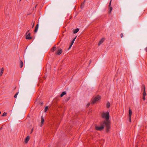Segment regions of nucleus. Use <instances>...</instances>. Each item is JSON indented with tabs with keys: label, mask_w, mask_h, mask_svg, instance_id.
<instances>
[{
	"label": "nucleus",
	"mask_w": 147,
	"mask_h": 147,
	"mask_svg": "<svg viewBox=\"0 0 147 147\" xmlns=\"http://www.w3.org/2000/svg\"><path fill=\"white\" fill-rule=\"evenodd\" d=\"M102 117L105 119V120L100 123V126H96L95 128L96 130L100 131L104 128L105 126L106 131L108 132L110 128V121L109 120V112H103L101 114Z\"/></svg>",
	"instance_id": "obj_1"
},
{
	"label": "nucleus",
	"mask_w": 147,
	"mask_h": 147,
	"mask_svg": "<svg viewBox=\"0 0 147 147\" xmlns=\"http://www.w3.org/2000/svg\"><path fill=\"white\" fill-rule=\"evenodd\" d=\"M100 98V96L99 95H98L95 97L92 100V103L94 104L96 102L98 101Z\"/></svg>",
	"instance_id": "obj_2"
},
{
	"label": "nucleus",
	"mask_w": 147,
	"mask_h": 147,
	"mask_svg": "<svg viewBox=\"0 0 147 147\" xmlns=\"http://www.w3.org/2000/svg\"><path fill=\"white\" fill-rule=\"evenodd\" d=\"M142 90H143V96H145L146 95V94L145 91V87L144 85L143 86V88L142 89Z\"/></svg>",
	"instance_id": "obj_3"
},
{
	"label": "nucleus",
	"mask_w": 147,
	"mask_h": 147,
	"mask_svg": "<svg viewBox=\"0 0 147 147\" xmlns=\"http://www.w3.org/2000/svg\"><path fill=\"white\" fill-rule=\"evenodd\" d=\"M30 34L29 33L27 34L26 36V38L27 39H31L32 38V37L30 36Z\"/></svg>",
	"instance_id": "obj_4"
},
{
	"label": "nucleus",
	"mask_w": 147,
	"mask_h": 147,
	"mask_svg": "<svg viewBox=\"0 0 147 147\" xmlns=\"http://www.w3.org/2000/svg\"><path fill=\"white\" fill-rule=\"evenodd\" d=\"M38 26H39V24H38L35 27V29L34 31V32L35 33H36L37 32L38 28Z\"/></svg>",
	"instance_id": "obj_5"
},
{
	"label": "nucleus",
	"mask_w": 147,
	"mask_h": 147,
	"mask_svg": "<svg viewBox=\"0 0 147 147\" xmlns=\"http://www.w3.org/2000/svg\"><path fill=\"white\" fill-rule=\"evenodd\" d=\"M104 40V38H102L99 42L98 44V46H100L103 42Z\"/></svg>",
	"instance_id": "obj_6"
},
{
	"label": "nucleus",
	"mask_w": 147,
	"mask_h": 147,
	"mask_svg": "<svg viewBox=\"0 0 147 147\" xmlns=\"http://www.w3.org/2000/svg\"><path fill=\"white\" fill-rule=\"evenodd\" d=\"M30 139V137L29 136H27L26 138V139L25 140V142L26 143L28 142L29 140Z\"/></svg>",
	"instance_id": "obj_7"
},
{
	"label": "nucleus",
	"mask_w": 147,
	"mask_h": 147,
	"mask_svg": "<svg viewBox=\"0 0 147 147\" xmlns=\"http://www.w3.org/2000/svg\"><path fill=\"white\" fill-rule=\"evenodd\" d=\"M62 53V50L61 49H59L57 51V54L58 55H60Z\"/></svg>",
	"instance_id": "obj_8"
},
{
	"label": "nucleus",
	"mask_w": 147,
	"mask_h": 147,
	"mask_svg": "<svg viewBox=\"0 0 147 147\" xmlns=\"http://www.w3.org/2000/svg\"><path fill=\"white\" fill-rule=\"evenodd\" d=\"M4 69L3 68H2L0 70V76H2L3 73V72Z\"/></svg>",
	"instance_id": "obj_9"
},
{
	"label": "nucleus",
	"mask_w": 147,
	"mask_h": 147,
	"mask_svg": "<svg viewBox=\"0 0 147 147\" xmlns=\"http://www.w3.org/2000/svg\"><path fill=\"white\" fill-rule=\"evenodd\" d=\"M20 67L21 68H22L23 66V62L21 60H20Z\"/></svg>",
	"instance_id": "obj_10"
},
{
	"label": "nucleus",
	"mask_w": 147,
	"mask_h": 147,
	"mask_svg": "<svg viewBox=\"0 0 147 147\" xmlns=\"http://www.w3.org/2000/svg\"><path fill=\"white\" fill-rule=\"evenodd\" d=\"M109 11L108 12V13H110L112 10V7H111V6L110 7L109 6Z\"/></svg>",
	"instance_id": "obj_11"
},
{
	"label": "nucleus",
	"mask_w": 147,
	"mask_h": 147,
	"mask_svg": "<svg viewBox=\"0 0 147 147\" xmlns=\"http://www.w3.org/2000/svg\"><path fill=\"white\" fill-rule=\"evenodd\" d=\"M79 30V29L78 28L75 29L74 30V34L77 33Z\"/></svg>",
	"instance_id": "obj_12"
},
{
	"label": "nucleus",
	"mask_w": 147,
	"mask_h": 147,
	"mask_svg": "<svg viewBox=\"0 0 147 147\" xmlns=\"http://www.w3.org/2000/svg\"><path fill=\"white\" fill-rule=\"evenodd\" d=\"M66 94V92H65V91L63 92H62V93L60 95L61 97H62L65 94Z\"/></svg>",
	"instance_id": "obj_13"
},
{
	"label": "nucleus",
	"mask_w": 147,
	"mask_h": 147,
	"mask_svg": "<svg viewBox=\"0 0 147 147\" xmlns=\"http://www.w3.org/2000/svg\"><path fill=\"white\" fill-rule=\"evenodd\" d=\"M132 114V111L131 110L129 109V117H131V115Z\"/></svg>",
	"instance_id": "obj_14"
},
{
	"label": "nucleus",
	"mask_w": 147,
	"mask_h": 147,
	"mask_svg": "<svg viewBox=\"0 0 147 147\" xmlns=\"http://www.w3.org/2000/svg\"><path fill=\"white\" fill-rule=\"evenodd\" d=\"M110 105V104L109 102H108L107 105V108H109V107Z\"/></svg>",
	"instance_id": "obj_15"
},
{
	"label": "nucleus",
	"mask_w": 147,
	"mask_h": 147,
	"mask_svg": "<svg viewBox=\"0 0 147 147\" xmlns=\"http://www.w3.org/2000/svg\"><path fill=\"white\" fill-rule=\"evenodd\" d=\"M44 119L42 118H42H41V123L42 124L44 122Z\"/></svg>",
	"instance_id": "obj_16"
},
{
	"label": "nucleus",
	"mask_w": 147,
	"mask_h": 147,
	"mask_svg": "<svg viewBox=\"0 0 147 147\" xmlns=\"http://www.w3.org/2000/svg\"><path fill=\"white\" fill-rule=\"evenodd\" d=\"M7 115V113L4 112L2 115L3 116H5Z\"/></svg>",
	"instance_id": "obj_17"
},
{
	"label": "nucleus",
	"mask_w": 147,
	"mask_h": 147,
	"mask_svg": "<svg viewBox=\"0 0 147 147\" xmlns=\"http://www.w3.org/2000/svg\"><path fill=\"white\" fill-rule=\"evenodd\" d=\"M19 93V92H18L14 96V97L16 98L17 97V95Z\"/></svg>",
	"instance_id": "obj_18"
},
{
	"label": "nucleus",
	"mask_w": 147,
	"mask_h": 147,
	"mask_svg": "<svg viewBox=\"0 0 147 147\" xmlns=\"http://www.w3.org/2000/svg\"><path fill=\"white\" fill-rule=\"evenodd\" d=\"M48 107L47 106L45 107V112H46V111H47V109H48Z\"/></svg>",
	"instance_id": "obj_19"
},
{
	"label": "nucleus",
	"mask_w": 147,
	"mask_h": 147,
	"mask_svg": "<svg viewBox=\"0 0 147 147\" xmlns=\"http://www.w3.org/2000/svg\"><path fill=\"white\" fill-rule=\"evenodd\" d=\"M84 2L83 3H82V4H81V8H83V7H84Z\"/></svg>",
	"instance_id": "obj_20"
},
{
	"label": "nucleus",
	"mask_w": 147,
	"mask_h": 147,
	"mask_svg": "<svg viewBox=\"0 0 147 147\" xmlns=\"http://www.w3.org/2000/svg\"><path fill=\"white\" fill-rule=\"evenodd\" d=\"M34 23H35L34 22H33V24H32V26H31L32 28H33L34 27Z\"/></svg>",
	"instance_id": "obj_21"
},
{
	"label": "nucleus",
	"mask_w": 147,
	"mask_h": 147,
	"mask_svg": "<svg viewBox=\"0 0 147 147\" xmlns=\"http://www.w3.org/2000/svg\"><path fill=\"white\" fill-rule=\"evenodd\" d=\"M55 49H56V47H53V48L52 49L53 51H54L55 50Z\"/></svg>",
	"instance_id": "obj_22"
},
{
	"label": "nucleus",
	"mask_w": 147,
	"mask_h": 147,
	"mask_svg": "<svg viewBox=\"0 0 147 147\" xmlns=\"http://www.w3.org/2000/svg\"><path fill=\"white\" fill-rule=\"evenodd\" d=\"M74 40H73L72 41V42H71V45H72L74 43Z\"/></svg>",
	"instance_id": "obj_23"
},
{
	"label": "nucleus",
	"mask_w": 147,
	"mask_h": 147,
	"mask_svg": "<svg viewBox=\"0 0 147 147\" xmlns=\"http://www.w3.org/2000/svg\"><path fill=\"white\" fill-rule=\"evenodd\" d=\"M123 34L121 33V38H122L123 37Z\"/></svg>",
	"instance_id": "obj_24"
},
{
	"label": "nucleus",
	"mask_w": 147,
	"mask_h": 147,
	"mask_svg": "<svg viewBox=\"0 0 147 147\" xmlns=\"http://www.w3.org/2000/svg\"><path fill=\"white\" fill-rule=\"evenodd\" d=\"M111 0L109 3V7H110L111 5Z\"/></svg>",
	"instance_id": "obj_25"
},
{
	"label": "nucleus",
	"mask_w": 147,
	"mask_h": 147,
	"mask_svg": "<svg viewBox=\"0 0 147 147\" xmlns=\"http://www.w3.org/2000/svg\"><path fill=\"white\" fill-rule=\"evenodd\" d=\"M129 121L131 122V117H129Z\"/></svg>",
	"instance_id": "obj_26"
},
{
	"label": "nucleus",
	"mask_w": 147,
	"mask_h": 147,
	"mask_svg": "<svg viewBox=\"0 0 147 147\" xmlns=\"http://www.w3.org/2000/svg\"><path fill=\"white\" fill-rule=\"evenodd\" d=\"M72 46V45L71 44V45H70L69 47V48L68 49L69 50V49L71 48Z\"/></svg>",
	"instance_id": "obj_27"
},
{
	"label": "nucleus",
	"mask_w": 147,
	"mask_h": 147,
	"mask_svg": "<svg viewBox=\"0 0 147 147\" xmlns=\"http://www.w3.org/2000/svg\"><path fill=\"white\" fill-rule=\"evenodd\" d=\"M145 96H143V98L144 100H145Z\"/></svg>",
	"instance_id": "obj_28"
},
{
	"label": "nucleus",
	"mask_w": 147,
	"mask_h": 147,
	"mask_svg": "<svg viewBox=\"0 0 147 147\" xmlns=\"http://www.w3.org/2000/svg\"><path fill=\"white\" fill-rule=\"evenodd\" d=\"M90 105V104L89 103H88L87 105V107H88L89 105Z\"/></svg>",
	"instance_id": "obj_29"
},
{
	"label": "nucleus",
	"mask_w": 147,
	"mask_h": 147,
	"mask_svg": "<svg viewBox=\"0 0 147 147\" xmlns=\"http://www.w3.org/2000/svg\"><path fill=\"white\" fill-rule=\"evenodd\" d=\"M76 36L75 37L73 40H74V41L76 39Z\"/></svg>",
	"instance_id": "obj_30"
},
{
	"label": "nucleus",
	"mask_w": 147,
	"mask_h": 147,
	"mask_svg": "<svg viewBox=\"0 0 147 147\" xmlns=\"http://www.w3.org/2000/svg\"><path fill=\"white\" fill-rule=\"evenodd\" d=\"M145 50L146 51V52H147V47H146V48L145 49Z\"/></svg>",
	"instance_id": "obj_31"
},
{
	"label": "nucleus",
	"mask_w": 147,
	"mask_h": 147,
	"mask_svg": "<svg viewBox=\"0 0 147 147\" xmlns=\"http://www.w3.org/2000/svg\"><path fill=\"white\" fill-rule=\"evenodd\" d=\"M33 129H32V131H31V133H30L31 134L32 133V131H33Z\"/></svg>",
	"instance_id": "obj_32"
},
{
	"label": "nucleus",
	"mask_w": 147,
	"mask_h": 147,
	"mask_svg": "<svg viewBox=\"0 0 147 147\" xmlns=\"http://www.w3.org/2000/svg\"><path fill=\"white\" fill-rule=\"evenodd\" d=\"M2 127H1L0 128V130H1V129H2Z\"/></svg>",
	"instance_id": "obj_33"
},
{
	"label": "nucleus",
	"mask_w": 147,
	"mask_h": 147,
	"mask_svg": "<svg viewBox=\"0 0 147 147\" xmlns=\"http://www.w3.org/2000/svg\"><path fill=\"white\" fill-rule=\"evenodd\" d=\"M29 31V30L26 33V34H28V32Z\"/></svg>",
	"instance_id": "obj_34"
},
{
	"label": "nucleus",
	"mask_w": 147,
	"mask_h": 147,
	"mask_svg": "<svg viewBox=\"0 0 147 147\" xmlns=\"http://www.w3.org/2000/svg\"><path fill=\"white\" fill-rule=\"evenodd\" d=\"M48 147H50V146L49 145V146H48Z\"/></svg>",
	"instance_id": "obj_35"
},
{
	"label": "nucleus",
	"mask_w": 147,
	"mask_h": 147,
	"mask_svg": "<svg viewBox=\"0 0 147 147\" xmlns=\"http://www.w3.org/2000/svg\"><path fill=\"white\" fill-rule=\"evenodd\" d=\"M36 6H37V5H36L35 7V8H36Z\"/></svg>",
	"instance_id": "obj_36"
},
{
	"label": "nucleus",
	"mask_w": 147,
	"mask_h": 147,
	"mask_svg": "<svg viewBox=\"0 0 147 147\" xmlns=\"http://www.w3.org/2000/svg\"><path fill=\"white\" fill-rule=\"evenodd\" d=\"M1 113V112L0 111V114Z\"/></svg>",
	"instance_id": "obj_37"
},
{
	"label": "nucleus",
	"mask_w": 147,
	"mask_h": 147,
	"mask_svg": "<svg viewBox=\"0 0 147 147\" xmlns=\"http://www.w3.org/2000/svg\"><path fill=\"white\" fill-rule=\"evenodd\" d=\"M21 1V0H20V1Z\"/></svg>",
	"instance_id": "obj_38"
}]
</instances>
